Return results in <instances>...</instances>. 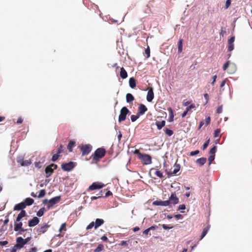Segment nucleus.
I'll return each instance as SVG.
<instances>
[{
  "mask_svg": "<svg viewBox=\"0 0 252 252\" xmlns=\"http://www.w3.org/2000/svg\"><path fill=\"white\" fill-rule=\"evenodd\" d=\"M106 153L105 149L103 148H99L97 149L94 154H92V157L93 159L95 162L98 161L100 159L104 157Z\"/></svg>",
  "mask_w": 252,
  "mask_h": 252,
  "instance_id": "1",
  "label": "nucleus"
},
{
  "mask_svg": "<svg viewBox=\"0 0 252 252\" xmlns=\"http://www.w3.org/2000/svg\"><path fill=\"white\" fill-rule=\"evenodd\" d=\"M82 152V156L88 155L92 150V146L90 144L81 145L79 146Z\"/></svg>",
  "mask_w": 252,
  "mask_h": 252,
  "instance_id": "2",
  "label": "nucleus"
},
{
  "mask_svg": "<svg viewBox=\"0 0 252 252\" xmlns=\"http://www.w3.org/2000/svg\"><path fill=\"white\" fill-rule=\"evenodd\" d=\"M129 112V110L126 107H123L121 111L119 117V122H121L126 119V115Z\"/></svg>",
  "mask_w": 252,
  "mask_h": 252,
  "instance_id": "3",
  "label": "nucleus"
},
{
  "mask_svg": "<svg viewBox=\"0 0 252 252\" xmlns=\"http://www.w3.org/2000/svg\"><path fill=\"white\" fill-rule=\"evenodd\" d=\"M105 185L101 182H96L93 183L88 189V191H92L95 189H99L103 188Z\"/></svg>",
  "mask_w": 252,
  "mask_h": 252,
  "instance_id": "4",
  "label": "nucleus"
},
{
  "mask_svg": "<svg viewBox=\"0 0 252 252\" xmlns=\"http://www.w3.org/2000/svg\"><path fill=\"white\" fill-rule=\"evenodd\" d=\"M61 200V196H57L50 199L48 201L47 208L48 210L51 208L55 204L58 203Z\"/></svg>",
  "mask_w": 252,
  "mask_h": 252,
  "instance_id": "5",
  "label": "nucleus"
},
{
  "mask_svg": "<svg viewBox=\"0 0 252 252\" xmlns=\"http://www.w3.org/2000/svg\"><path fill=\"white\" fill-rule=\"evenodd\" d=\"M139 159L142 161L144 165H148L152 163V157L150 155L143 154L141 157H140Z\"/></svg>",
  "mask_w": 252,
  "mask_h": 252,
  "instance_id": "6",
  "label": "nucleus"
},
{
  "mask_svg": "<svg viewBox=\"0 0 252 252\" xmlns=\"http://www.w3.org/2000/svg\"><path fill=\"white\" fill-rule=\"evenodd\" d=\"M75 164L72 161H69L68 163H64L61 165L62 169L66 171H71L75 167Z\"/></svg>",
  "mask_w": 252,
  "mask_h": 252,
  "instance_id": "7",
  "label": "nucleus"
},
{
  "mask_svg": "<svg viewBox=\"0 0 252 252\" xmlns=\"http://www.w3.org/2000/svg\"><path fill=\"white\" fill-rule=\"evenodd\" d=\"M229 66L231 68V70L230 71L228 70V72L229 73H233L236 70V66L233 63H231L230 61H227L223 64L222 67L223 70H226Z\"/></svg>",
  "mask_w": 252,
  "mask_h": 252,
  "instance_id": "8",
  "label": "nucleus"
},
{
  "mask_svg": "<svg viewBox=\"0 0 252 252\" xmlns=\"http://www.w3.org/2000/svg\"><path fill=\"white\" fill-rule=\"evenodd\" d=\"M167 201L169 202V205L170 204H177L179 203V199L178 197L177 196L176 193L172 192L169 197V200H167Z\"/></svg>",
  "mask_w": 252,
  "mask_h": 252,
  "instance_id": "9",
  "label": "nucleus"
},
{
  "mask_svg": "<svg viewBox=\"0 0 252 252\" xmlns=\"http://www.w3.org/2000/svg\"><path fill=\"white\" fill-rule=\"evenodd\" d=\"M30 240V237H28L25 239H24L21 237H18L16 240L17 246H19L20 248H22L24 245L26 244L29 242Z\"/></svg>",
  "mask_w": 252,
  "mask_h": 252,
  "instance_id": "10",
  "label": "nucleus"
},
{
  "mask_svg": "<svg viewBox=\"0 0 252 252\" xmlns=\"http://www.w3.org/2000/svg\"><path fill=\"white\" fill-rule=\"evenodd\" d=\"M173 170H172L171 169L170 171L168 173V175L169 176H172L173 175L176 174L180 170L181 166L177 162H176L173 166Z\"/></svg>",
  "mask_w": 252,
  "mask_h": 252,
  "instance_id": "11",
  "label": "nucleus"
},
{
  "mask_svg": "<svg viewBox=\"0 0 252 252\" xmlns=\"http://www.w3.org/2000/svg\"><path fill=\"white\" fill-rule=\"evenodd\" d=\"M18 223L15 224L14 225V230L15 231H19L21 233V232H23L26 231L27 229H24L22 228L23 223L22 222H17Z\"/></svg>",
  "mask_w": 252,
  "mask_h": 252,
  "instance_id": "12",
  "label": "nucleus"
},
{
  "mask_svg": "<svg viewBox=\"0 0 252 252\" xmlns=\"http://www.w3.org/2000/svg\"><path fill=\"white\" fill-rule=\"evenodd\" d=\"M49 227V225L45 224L43 225L39 226L36 230V232L38 234L44 233L47 231Z\"/></svg>",
  "mask_w": 252,
  "mask_h": 252,
  "instance_id": "13",
  "label": "nucleus"
},
{
  "mask_svg": "<svg viewBox=\"0 0 252 252\" xmlns=\"http://www.w3.org/2000/svg\"><path fill=\"white\" fill-rule=\"evenodd\" d=\"M147 110L148 109L145 105L140 104L138 108L137 113L140 116L142 115L147 111Z\"/></svg>",
  "mask_w": 252,
  "mask_h": 252,
  "instance_id": "14",
  "label": "nucleus"
},
{
  "mask_svg": "<svg viewBox=\"0 0 252 252\" xmlns=\"http://www.w3.org/2000/svg\"><path fill=\"white\" fill-rule=\"evenodd\" d=\"M154 97V94L153 92V89L152 88H149L147 95V100L148 102H151L153 99Z\"/></svg>",
  "mask_w": 252,
  "mask_h": 252,
  "instance_id": "15",
  "label": "nucleus"
},
{
  "mask_svg": "<svg viewBox=\"0 0 252 252\" xmlns=\"http://www.w3.org/2000/svg\"><path fill=\"white\" fill-rule=\"evenodd\" d=\"M153 205L156 206H169V202L167 201V200H156L153 202Z\"/></svg>",
  "mask_w": 252,
  "mask_h": 252,
  "instance_id": "16",
  "label": "nucleus"
},
{
  "mask_svg": "<svg viewBox=\"0 0 252 252\" xmlns=\"http://www.w3.org/2000/svg\"><path fill=\"white\" fill-rule=\"evenodd\" d=\"M235 40V37L232 36L228 40V51L229 52L232 51L234 49V42Z\"/></svg>",
  "mask_w": 252,
  "mask_h": 252,
  "instance_id": "17",
  "label": "nucleus"
},
{
  "mask_svg": "<svg viewBox=\"0 0 252 252\" xmlns=\"http://www.w3.org/2000/svg\"><path fill=\"white\" fill-rule=\"evenodd\" d=\"M39 222L38 218L36 217H34L32 219L30 220L28 222V225L30 227H33L37 225Z\"/></svg>",
  "mask_w": 252,
  "mask_h": 252,
  "instance_id": "18",
  "label": "nucleus"
},
{
  "mask_svg": "<svg viewBox=\"0 0 252 252\" xmlns=\"http://www.w3.org/2000/svg\"><path fill=\"white\" fill-rule=\"evenodd\" d=\"M46 177H50L54 172V169L52 168L49 165L47 166L45 169Z\"/></svg>",
  "mask_w": 252,
  "mask_h": 252,
  "instance_id": "19",
  "label": "nucleus"
},
{
  "mask_svg": "<svg viewBox=\"0 0 252 252\" xmlns=\"http://www.w3.org/2000/svg\"><path fill=\"white\" fill-rule=\"evenodd\" d=\"M25 203H24L23 202H21L20 203H18L16 204L14 208V210H17V211H20V210H23L24 208H26V204Z\"/></svg>",
  "mask_w": 252,
  "mask_h": 252,
  "instance_id": "20",
  "label": "nucleus"
},
{
  "mask_svg": "<svg viewBox=\"0 0 252 252\" xmlns=\"http://www.w3.org/2000/svg\"><path fill=\"white\" fill-rule=\"evenodd\" d=\"M26 216V212L25 210H22L21 212L18 215V216L17 217L16 221L15 223H16V222H19L20 221L22 218L25 217Z\"/></svg>",
  "mask_w": 252,
  "mask_h": 252,
  "instance_id": "21",
  "label": "nucleus"
},
{
  "mask_svg": "<svg viewBox=\"0 0 252 252\" xmlns=\"http://www.w3.org/2000/svg\"><path fill=\"white\" fill-rule=\"evenodd\" d=\"M104 222V221L103 219H96L94 223V228L96 229L99 226L103 224Z\"/></svg>",
  "mask_w": 252,
  "mask_h": 252,
  "instance_id": "22",
  "label": "nucleus"
},
{
  "mask_svg": "<svg viewBox=\"0 0 252 252\" xmlns=\"http://www.w3.org/2000/svg\"><path fill=\"white\" fill-rule=\"evenodd\" d=\"M210 228V225H208L206 227H205L203 229V231L201 234V237L199 239L200 240H202L205 236V235L207 234V232H208Z\"/></svg>",
  "mask_w": 252,
  "mask_h": 252,
  "instance_id": "23",
  "label": "nucleus"
},
{
  "mask_svg": "<svg viewBox=\"0 0 252 252\" xmlns=\"http://www.w3.org/2000/svg\"><path fill=\"white\" fill-rule=\"evenodd\" d=\"M120 75L121 77L123 79L127 78V73L124 67L121 68Z\"/></svg>",
  "mask_w": 252,
  "mask_h": 252,
  "instance_id": "24",
  "label": "nucleus"
},
{
  "mask_svg": "<svg viewBox=\"0 0 252 252\" xmlns=\"http://www.w3.org/2000/svg\"><path fill=\"white\" fill-rule=\"evenodd\" d=\"M129 85L130 88L133 89L136 86V80L133 77H131L129 80Z\"/></svg>",
  "mask_w": 252,
  "mask_h": 252,
  "instance_id": "25",
  "label": "nucleus"
},
{
  "mask_svg": "<svg viewBox=\"0 0 252 252\" xmlns=\"http://www.w3.org/2000/svg\"><path fill=\"white\" fill-rule=\"evenodd\" d=\"M183 39L182 38H180L178 42V51L179 53L183 51Z\"/></svg>",
  "mask_w": 252,
  "mask_h": 252,
  "instance_id": "26",
  "label": "nucleus"
},
{
  "mask_svg": "<svg viewBox=\"0 0 252 252\" xmlns=\"http://www.w3.org/2000/svg\"><path fill=\"white\" fill-rule=\"evenodd\" d=\"M206 158H201L196 160V163L200 166L203 165L206 162Z\"/></svg>",
  "mask_w": 252,
  "mask_h": 252,
  "instance_id": "27",
  "label": "nucleus"
},
{
  "mask_svg": "<svg viewBox=\"0 0 252 252\" xmlns=\"http://www.w3.org/2000/svg\"><path fill=\"white\" fill-rule=\"evenodd\" d=\"M34 200L33 199L31 198H27L25 200V201L23 202L24 203H25L26 206H30L32 205L33 203Z\"/></svg>",
  "mask_w": 252,
  "mask_h": 252,
  "instance_id": "28",
  "label": "nucleus"
},
{
  "mask_svg": "<svg viewBox=\"0 0 252 252\" xmlns=\"http://www.w3.org/2000/svg\"><path fill=\"white\" fill-rule=\"evenodd\" d=\"M156 126H157V128L158 129H161L165 125V121H162L161 122H156Z\"/></svg>",
  "mask_w": 252,
  "mask_h": 252,
  "instance_id": "29",
  "label": "nucleus"
},
{
  "mask_svg": "<svg viewBox=\"0 0 252 252\" xmlns=\"http://www.w3.org/2000/svg\"><path fill=\"white\" fill-rule=\"evenodd\" d=\"M126 100L127 102L129 103L134 100V97L131 94L128 93L126 95Z\"/></svg>",
  "mask_w": 252,
  "mask_h": 252,
  "instance_id": "30",
  "label": "nucleus"
},
{
  "mask_svg": "<svg viewBox=\"0 0 252 252\" xmlns=\"http://www.w3.org/2000/svg\"><path fill=\"white\" fill-rule=\"evenodd\" d=\"M75 142L73 141H70L68 145L67 149L69 152H71L72 151V148L75 146Z\"/></svg>",
  "mask_w": 252,
  "mask_h": 252,
  "instance_id": "31",
  "label": "nucleus"
},
{
  "mask_svg": "<svg viewBox=\"0 0 252 252\" xmlns=\"http://www.w3.org/2000/svg\"><path fill=\"white\" fill-rule=\"evenodd\" d=\"M45 212V209L44 207H43L42 208H41L36 213V215L38 216V217H42L44 212Z\"/></svg>",
  "mask_w": 252,
  "mask_h": 252,
  "instance_id": "32",
  "label": "nucleus"
},
{
  "mask_svg": "<svg viewBox=\"0 0 252 252\" xmlns=\"http://www.w3.org/2000/svg\"><path fill=\"white\" fill-rule=\"evenodd\" d=\"M104 249L103 245L100 244L98 245L97 248L94 250V252H100Z\"/></svg>",
  "mask_w": 252,
  "mask_h": 252,
  "instance_id": "33",
  "label": "nucleus"
},
{
  "mask_svg": "<svg viewBox=\"0 0 252 252\" xmlns=\"http://www.w3.org/2000/svg\"><path fill=\"white\" fill-rule=\"evenodd\" d=\"M32 161L31 159L24 160L23 162H22V166H28L30 165Z\"/></svg>",
  "mask_w": 252,
  "mask_h": 252,
  "instance_id": "34",
  "label": "nucleus"
},
{
  "mask_svg": "<svg viewBox=\"0 0 252 252\" xmlns=\"http://www.w3.org/2000/svg\"><path fill=\"white\" fill-rule=\"evenodd\" d=\"M46 194V191L44 189H41L40 190L39 194L38 195V198H41L44 197Z\"/></svg>",
  "mask_w": 252,
  "mask_h": 252,
  "instance_id": "35",
  "label": "nucleus"
},
{
  "mask_svg": "<svg viewBox=\"0 0 252 252\" xmlns=\"http://www.w3.org/2000/svg\"><path fill=\"white\" fill-rule=\"evenodd\" d=\"M220 128H218L216 129L214 131V136L215 137H218L220 136Z\"/></svg>",
  "mask_w": 252,
  "mask_h": 252,
  "instance_id": "36",
  "label": "nucleus"
},
{
  "mask_svg": "<svg viewBox=\"0 0 252 252\" xmlns=\"http://www.w3.org/2000/svg\"><path fill=\"white\" fill-rule=\"evenodd\" d=\"M140 115H139L138 114V113L136 115H132L130 117V118H131V120L132 122H135L136 120H137L138 119V118L139 117Z\"/></svg>",
  "mask_w": 252,
  "mask_h": 252,
  "instance_id": "37",
  "label": "nucleus"
},
{
  "mask_svg": "<svg viewBox=\"0 0 252 252\" xmlns=\"http://www.w3.org/2000/svg\"><path fill=\"white\" fill-rule=\"evenodd\" d=\"M164 131L165 133L169 136H171L173 134V131L167 128H166Z\"/></svg>",
  "mask_w": 252,
  "mask_h": 252,
  "instance_id": "38",
  "label": "nucleus"
},
{
  "mask_svg": "<svg viewBox=\"0 0 252 252\" xmlns=\"http://www.w3.org/2000/svg\"><path fill=\"white\" fill-rule=\"evenodd\" d=\"M24 159L22 157H18L16 158L17 162L22 166V162H23Z\"/></svg>",
  "mask_w": 252,
  "mask_h": 252,
  "instance_id": "39",
  "label": "nucleus"
},
{
  "mask_svg": "<svg viewBox=\"0 0 252 252\" xmlns=\"http://www.w3.org/2000/svg\"><path fill=\"white\" fill-rule=\"evenodd\" d=\"M217 151V147L216 146H214L213 148H212L210 150V154L212 155H215V153Z\"/></svg>",
  "mask_w": 252,
  "mask_h": 252,
  "instance_id": "40",
  "label": "nucleus"
},
{
  "mask_svg": "<svg viewBox=\"0 0 252 252\" xmlns=\"http://www.w3.org/2000/svg\"><path fill=\"white\" fill-rule=\"evenodd\" d=\"M63 151V145H60V147L58 148L57 153L60 155Z\"/></svg>",
  "mask_w": 252,
  "mask_h": 252,
  "instance_id": "41",
  "label": "nucleus"
},
{
  "mask_svg": "<svg viewBox=\"0 0 252 252\" xmlns=\"http://www.w3.org/2000/svg\"><path fill=\"white\" fill-rule=\"evenodd\" d=\"M66 225L65 223H62L59 229V231L61 232L62 230L66 231Z\"/></svg>",
  "mask_w": 252,
  "mask_h": 252,
  "instance_id": "42",
  "label": "nucleus"
},
{
  "mask_svg": "<svg viewBox=\"0 0 252 252\" xmlns=\"http://www.w3.org/2000/svg\"><path fill=\"white\" fill-rule=\"evenodd\" d=\"M43 162L36 161L34 163L35 166L38 168H40L42 167Z\"/></svg>",
  "mask_w": 252,
  "mask_h": 252,
  "instance_id": "43",
  "label": "nucleus"
},
{
  "mask_svg": "<svg viewBox=\"0 0 252 252\" xmlns=\"http://www.w3.org/2000/svg\"><path fill=\"white\" fill-rule=\"evenodd\" d=\"M60 155L59 154L57 153L56 154H54L52 157V160L53 161H56L58 159Z\"/></svg>",
  "mask_w": 252,
  "mask_h": 252,
  "instance_id": "44",
  "label": "nucleus"
},
{
  "mask_svg": "<svg viewBox=\"0 0 252 252\" xmlns=\"http://www.w3.org/2000/svg\"><path fill=\"white\" fill-rule=\"evenodd\" d=\"M155 175L160 178H162L163 177V174L159 170H157L156 172H155Z\"/></svg>",
  "mask_w": 252,
  "mask_h": 252,
  "instance_id": "45",
  "label": "nucleus"
},
{
  "mask_svg": "<svg viewBox=\"0 0 252 252\" xmlns=\"http://www.w3.org/2000/svg\"><path fill=\"white\" fill-rule=\"evenodd\" d=\"M18 249H21V248H20V246H17V243L12 248L11 250V251H12V252H16L17 250Z\"/></svg>",
  "mask_w": 252,
  "mask_h": 252,
  "instance_id": "46",
  "label": "nucleus"
},
{
  "mask_svg": "<svg viewBox=\"0 0 252 252\" xmlns=\"http://www.w3.org/2000/svg\"><path fill=\"white\" fill-rule=\"evenodd\" d=\"M145 52L147 55V58H149L150 56V49L149 46L146 49Z\"/></svg>",
  "mask_w": 252,
  "mask_h": 252,
  "instance_id": "47",
  "label": "nucleus"
},
{
  "mask_svg": "<svg viewBox=\"0 0 252 252\" xmlns=\"http://www.w3.org/2000/svg\"><path fill=\"white\" fill-rule=\"evenodd\" d=\"M169 110L170 112V117H169V122H172L173 120V117H174L173 113V111L171 108H169Z\"/></svg>",
  "mask_w": 252,
  "mask_h": 252,
  "instance_id": "48",
  "label": "nucleus"
},
{
  "mask_svg": "<svg viewBox=\"0 0 252 252\" xmlns=\"http://www.w3.org/2000/svg\"><path fill=\"white\" fill-rule=\"evenodd\" d=\"M209 142H210L209 139H208L205 142V143L203 144V147H202L203 150H204L205 149H206L207 148V147H208V146L209 144Z\"/></svg>",
  "mask_w": 252,
  "mask_h": 252,
  "instance_id": "49",
  "label": "nucleus"
},
{
  "mask_svg": "<svg viewBox=\"0 0 252 252\" xmlns=\"http://www.w3.org/2000/svg\"><path fill=\"white\" fill-rule=\"evenodd\" d=\"M128 241H122L121 243L119 244L121 246H127L128 245Z\"/></svg>",
  "mask_w": 252,
  "mask_h": 252,
  "instance_id": "50",
  "label": "nucleus"
},
{
  "mask_svg": "<svg viewBox=\"0 0 252 252\" xmlns=\"http://www.w3.org/2000/svg\"><path fill=\"white\" fill-rule=\"evenodd\" d=\"M102 191L101 190V191L100 192V193L98 194H99V195H98V196H92V197H91V200H96V199H98V198H99L101 197V196H102V193H102Z\"/></svg>",
  "mask_w": 252,
  "mask_h": 252,
  "instance_id": "51",
  "label": "nucleus"
},
{
  "mask_svg": "<svg viewBox=\"0 0 252 252\" xmlns=\"http://www.w3.org/2000/svg\"><path fill=\"white\" fill-rule=\"evenodd\" d=\"M133 153H134V154L137 155L139 158H140V157H141V156L143 154L142 153H140L138 150H135L133 152Z\"/></svg>",
  "mask_w": 252,
  "mask_h": 252,
  "instance_id": "52",
  "label": "nucleus"
},
{
  "mask_svg": "<svg viewBox=\"0 0 252 252\" xmlns=\"http://www.w3.org/2000/svg\"><path fill=\"white\" fill-rule=\"evenodd\" d=\"M215 159V155H211L208 158V160L209 162V164H210Z\"/></svg>",
  "mask_w": 252,
  "mask_h": 252,
  "instance_id": "53",
  "label": "nucleus"
},
{
  "mask_svg": "<svg viewBox=\"0 0 252 252\" xmlns=\"http://www.w3.org/2000/svg\"><path fill=\"white\" fill-rule=\"evenodd\" d=\"M222 112V105L219 106L217 109V113L220 114Z\"/></svg>",
  "mask_w": 252,
  "mask_h": 252,
  "instance_id": "54",
  "label": "nucleus"
},
{
  "mask_svg": "<svg viewBox=\"0 0 252 252\" xmlns=\"http://www.w3.org/2000/svg\"><path fill=\"white\" fill-rule=\"evenodd\" d=\"M94 226V221H92L87 226V229H90L92 228Z\"/></svg>",
  "mask_w": 252,
  "mask_h": 252,
  "instance_id": "55",
  "label": "nucleus"
},
{
  "mask_svg": "<svg viewBox=\"0 0 252 252\" xmlns=\"http://www.w3.org/2000/svg\"><path fill=\"white\" fill-rule=\"evenodd\" d=\"M195 107V105L194 104H192L190 105L189 106H188V107H187L186 110H187V111H189L191 109L194 108Z\"/></svg>",
  "mask_w": 252,
  "mask_h": 252,
  "instance_id": "56",
  "label": "nucleus"
},
{
  "mask_svg": "<svg viewBox=\"0 0 252 252\" xmlns=\"http://www.w3.org/2000/svg\"><path fill=\"white\" fill-rule=\"evenodd\" d=\"M199 150H196V151H192L190 153V156H195L196 155H197L198 154H199Z\"/></svg>",
  "mask_w": 252,
  "mask_h": 252,
  "instance_id": "57",
  "label": "nucleus"
},
{
  "mask_svg": "<svg viewBox=\"0 0 252 252\" xmlns=\"http://www.w3.org/2000/svg\"><path fill=\"white\" fill-rule=\"evenodd\" d=\"M162 227L164 229H170L173 227V226H168L167 225L163 224L162 225Z\"/></svg>",
  "mask_w": 252,
  "mask_h": 252,
  "instance_id": "58",
  "label": "nucleus"
},
{
  "mask_svg": "<svg viewBox=\"0 0 252 252\" xmlns=\"http://www.w3.org/2000/svg\"><path fill=\"white\" fill-rule=\"evenodd\" d=\"M211 121V118L210 117H208L205 119V124L206 126H208L210 124Z\"/></svg>",
  "mask_w": 252,
  "mask_h": 252,
  "instance_id": "59",
  "label": "nucleus"
},
{
  "mask_svg": "<svg viewBox=\"0 0 252 252\" xmlns=\"http://www.w3.org/2000/svg\"><path fill=\"white\" fill-rule=\"evenodd\" d=\"M204 97L205 99H206L205 104H207L209 101V96L206 93V94H204Z\"/></svg>",
  "mask_w": 252,
  "mask_h": 252,
  "instance_id": "60",
  "label": "nucleus"
},
{
  "mask_svg": "<svg viewBox=\"0 0 252 252\" xmlns=\"http://www.w3.org/2000/svg\"><path fill=\"white\" fill-rule=\"evenodd\" d=\"M231 4V0H227L225 2V8L227 9L229 7Z\"/></svg>",
  "mask_w": 252,
  "mask_h": 252,
  "instance_id": "61",
  "label": "nucleus"
},
{
  "mask_svg": "<svg viewBox=\"0 0 252 252\" xmlns=\"http://www.w3.org/2000/svg\"><path fill=\"white\" fill-rule=\"evenodd\" d=\"M217 78V76L216 75H214L212 77L213 81L211 82V84L213 86L214 85L215 82H216V79Z\"/></svg>",
  "mask_w": 252,
  "mask_h": 252,
  "instance_id": "62",
  "label": "nucleus"
},
{
  "mask_svg": "<svg viewBox=\"0 0 252 252\" xmlns=\"http://www.w3.org/2000/svg\"><path fill=\"white\" fill-rule=\"evenodd\" d=\"M186 209V206L185 204H182L179 205L178 210H185Z\"/></svg>",
  "mask_w": 252,
  "mask_h": 252,
  "instance_id": "63",
  "label": "nucleus"
},
{
  "mask_svg": "<svg viewBox=\"0 0 252 252\" xmlns=\"http://www.w3.org/2000/svg\"><path fill=\"white\" fill-rule=\"evenodd\" d=\"M8 244V241H0V246H5Z\"/></svg>",
  "mask_w": 252,
  "mask_h": 252,
  "instance_id": "64",
  "label": "nucleus"
}]
</instances>
